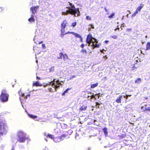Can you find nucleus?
<instances>
[{"instance_id": "obj_2", "label": "nucleus", "mask_w": 150, "mask_h": 150, "mask_svg": "<svg viewBox=\"0 0 150 150\" xmlns=\"http://www.w3.org/2000/svg\"><path fill=\"white\" fill-rule=\"evenodd\" d=\"M54 79L53 81H51L48 84L51 85L52 87L54 88L55 91H57V90L59 88V85H61L62 84L58 80L56 81Z\"/></svg>"}, {"instance_id": "obj_41", "label": "nucleus", "mask_w": 150, "mask_h": 150, "mask_svg": "<svg viewBox=\"0 0 150 150\" xmlns=\"http://www.w3.org/2000/svg\"><path fill=\"white\" fill-rule=\"evenodd\" d=\"M131 96V95H127L126 96H123V97H125V98L126 99H127L128 96L130 97Z\"/></svg>"}, {"instance_id": "obj_58", "label": "nucleus", "mask_w": 150, "mask_h": 150, "mask_svg": "<svg viewBox=\"0 0 150 150\" xmlns=\"http://www.w3.org/2000/svg\"><path fill=\"white\" fill-rule=\"evenodd\" d=\"M44 134L45 136H47V135L46 133L45 132L44 133Z\"/></svg>"}, {"instance_id": "obj_31", "label": "nucleus", "mask_w": 150, "mask_h": 150, "mask_svg": "<svg viewBox=\"0 0 150 150\" xmlns=\"http://www.w3.org/2000/svg\"><path fill=\"white\" fill-rule=\"evenodd\" d=\"M114 16H115V13H112L110 15L108 16V18H112Z\"/></svg>"}, {"instance_id": "obj_54", "label": "nucleus", "mask_w": 150, "mask_h": 150, "mask_svg": "<svg viewBox=\"0 0 150 150\" xmlns=\"http://www.w3.org/2000/svg\"><path fill=\"white\" fill-rule=\"evenodd\" d=\"M100 50V52H101L102 53H104V52H103V50Z\"/></svg>"}, {"instance_id": "obj_62", "label": "nucleus", "mask_w": 150, "mask_h": 150, "mask_svg": "<svg viewBox=\"0 0 150 150\" xmlns=\"http://www.w3.org/2000/svg\"><path fill=\"white\" fill-rule=\"evenodd\" d=\"M42 42H40L39 43V44H40V43H42Z\"/></svg>"}, {"instance_id": "obj_55", "label": "nucleus", "mask_w": 150, "mask_h": 150, "mask_svg": "<svg viewBox=\"0 0 150 150\" xmlns=\"http://www.w3.org/2000/svg\"><path fill=\"white\" fill-rule=\"evenodd\" d=\"M104 9L106 12L108 11V10L106 8H104Z\"/></svg>"}, {"instance_id": "obj_1", "label": "nucleus", "mask_w": 150, "mask_h": 150, "mask_svg": "<svg viewBox=\"0 0 150 150\" xmlns=\"http://www.w3.org/2000/svg\"><path fill=\"white\" fill-rule=\"evenodd\" d=\"M68 6L66 7L68 9L65 12H63L62 14L64 15H67L69 14L74 15L75 17H78L80 16V12L79 8H75L74 5L71 3L69 2Z\"/></svg>"}, {"instance_id": "obj_9", "label": "nucleus", "mask_w": 150, "mask_h": 150, "mask_svg": "<svg viewBox=\"0 0 150 150\" xmlns=\"http://www.w3.org/2000/svg\"><path fill=\"white\" fill-rule=\"evenodd\" d=\"M101 45L100 43L98 44H95L94 43L92 44L91 45V47H92L93 49H94L96 47L98 48Z\"/></svg>"}, {"instance_id": "obj_36", "label": "nucleus", "mask_w": 150, "mask_h": 150, "mask_svg": "<svg viewBox=\"0 0 150 150\" xmlns=\"http://www.w3.org/2000/svg\"><path fill=\"white\" fill-rule=\"evenodd\" d=\"M86 19L88 20H91V18L88 16H86Z\"/></svg>"}, {"instance_id": "obj_13", "label": "nucleus", "mask_w": 150, "mask_h": 150, "mask_svg": "<svg viewBox=\"0 0 150 150\" xmlns=\"http://www.w3.org/2000/svg\"><path fill=\"white\" fill-rule=\"evenodd\" d=\"M93 38L92 36V35L91 34H89L87 36L86 40V43H88L89 41H88V40L91 39Z\"/></svg>"}, {"instance_id": "obj_46", "label": "nucleus", "mask_w": 150, "mask_h": 150, "mask_svg": "<svg viewBox=\"0 0 150 150\" xmlns=\"http://www.w3.org/2000/svg\"><path fill=\"white\" fill-rule=\"evenodd\" d=\"M84 46V44H82L81 45L80 47L82 48H83Z\"/></svg>"}, {"instance_id": "obj_18", "label": "nucleus", "mask_w": 150, "mask_h": 150, "mask_svg": "<svg viewBox=\"0 0 150 150\" xmlns=\"http://www.w3.org/2000/svg\"><path fill=\"white\" fill-rule=\"evenodd\" d=\"M103 132L104 133V134L105 136H107L108 135V132H107V129L105 127L103 129Z\"/></svg>"}, {"instance_id": "obj_7", "label": "nucleus", "mask_w": 150, "mask_h": 150, "mask_svg": "<svg viewBox=\"0 0 150 150\" xmlns=\"http://www.w3.org/2000/svg\"><path fill=\"white\" fill-rule=\"evenodd\" d=\"M125 97H123V96H120L119 98H117L116 100V102L118 103H120L121 102V100H122L125 99Z\"/></svg>"}, {"instance_id": "obj_43", "label": "nucleus", "mask_w": 150, "mask_h": 150, "mask_svg": "<svg viewBox=\"0 0 150 150\" xmlns=\"http://www.w3.org/2000/svg\"><path fill=\"white\" fill-rule=\"evenodd\" d=\"M65 35V33H62V32H61V33L60 34V35L61 36V37H63V36L64 35Z\"/></svg>"}, {"instance_id": "obj_44", "label": "nucleus", "mask_w": 150, "mask_h": 150, "mask_svg": "<svg viewBox=\"0 0 150 150\" xmlns=\"http://www.w3.org/2000/svg\"><path fill=\"white\" fill-rule=\"evenodd\" d=\"M146 107V105H145V106H142L141 107L142 109L143 110V111H144V110L145 109V107Z\"/></svg>"}, {"instance_id": "obj_14", "label": "nucleus", "mask_w": 150, "mask_h": 150, "mask_svg": "<svg viewBox=\"0 0 150 150\" xmlns=\"http://www.w3.org/2000/svg\"><path fill=\"white\" fill-rule=\"evenodd\" d=\"M33 86H42V85L38 81H36V82L34 83L33 84Z\"/></svg>"}, {"instance_id": "obj_29", "label": "nucleus", "mask_w": 150, "mask_h": 150, "mask_svg": "<svg viewBox=\"0 0 150 150\" xmlns=\"http://www.w3.org/2000/svg\"><path fill=\"white\" fill-rule=\"evenodd\" d=\"M70 90V89L69 88H67V89L66 90H65L64 92L62 94V96H64V95H65V93H67L68 92V91Z\"/></svg>"}, {"instance_id": "obj_6", "label": "nucleus", "mask_w": 150, "mask_h": 150, "mask_svg": "<svg viewBox=\"0 0 150 150\" xmlns=\"http://www.w3.org/2000/svg\"><path fill=\"white\" fill-rule=\"evenodd\" d=\"M39 6H36L35 7H32L30 8V10L32 11L33 14H35V13L36 12V10L38 8Z\"/></svg>"}, {"instance_id": "obj_42", "label": "nucleus", "mask_w": 150, "mask_h": 150, "mask_svg": "<svg viewBox=\"0 0 150 150\" xmlns=\"http://www.w3.org/2000/svg\"><path fill=\"white\" fill-rule=\"evenodd\" d=\"M93 40H94V43H96V44H97L98 43V42L97 39L96 38H93Z\"/></svg>"}, {"instance_id": "obj_23", "label": "nucleus", "mask_w": 150, "mask_h": 150, "mask_svg": "<svg viewBox=\"0 0 150 150\" xmlns=\"http://www.w3.org/2000/svg\"><path fill=\"white\" fill-rule=\"evenodd\" d=\"M63 57L64 61L66 60L68 58L67 55L66 54H63Z\"/></svg>"}, {"instance_id": "obj_22", "label": "nucleus", "mask_w": 150, "mask_h": 150, "mask_svg": "<svg viewBox=\"0 0 150 150\" xmlns=\"http://www.w3.org/2000/svg\"><path fill=\"white\" fill-rule=\"evenodd\" d=\"M141 79L140 78H139L137 79L135 81V83H136L138 84L139 83H140L141 82Z\"/></svg>"}, {"instance_id": "obj_35", "label": "nucleus", "mask_w": 150, "mask_h": 150, "mask_svg": "<svg viewBox=\"0 0 150 150\" xmlns=\"http://www.w3.org/2000/svg\"><path fill=\"white\" fill-rule=\"evenodd\" d=\"M90 26H91V28H88L89 29V30H90L91 28H93V29H94V26L93 25H92V24H91V25H89Z\"/></svg>"}, {"instance_id": "obj_27", "label": "nucleus", "mask_w": 150, "mask_h": 150, "mask_svg": "<svg viewBox=\"0 0 150 150\" xmlns=\"http://www.w3.org/2000/svg\"><path fill=\"white\" fill-rule=\"evenodd\" d=\"M87 107L83 106L80 108V110L81 111L85 110H86Z\"/></svg>"}, {"instance_id": "obj_12", "label": "nucleus", "mask_w": 150, "mask_h": 150, "mask_svg": "<svg viewBox=\"0 0 150 150\" xmlns=\"http://www.w3.org/2000/svg\"><path fill=\"white\" fill-rule=\"evenodd\" d=\"M67 23V21L66 20L63 21L61 24V27L65 28Z\"/></svg>"}, {"instance_id": "obj_37", "label": "nucleus", "mask_w": 150, "mask_h": 150, "mask_svg": "<svg viewBox=\"0 0 150 150\" xmlns=\"http://www.w3.org/2000/svg\"><path fill=\"white\" fill-rule=\"evenodd\" d=\"M48 91L50 92H53V89L51 88H48Z\"/></svg>"}, {"instance_id": "obj_61", "label": "nucleus", "mask_w": 150, "mask_h": 150, "mask_svg": "<svg viewBox=\"0 0 150 150\" xmlns=\"http://www.w3.org/2000/svg\"><path fill=\"white\" fill-rule=\"evenodd\" d=\"M36 62L37 63H38V61L37 60H36Z\"/></svg>"}, {"instance_id": "obj_50", "label": "nucleus", "mask_w": 150, "mask_h": 150, "mask_svg": "<svg viewBox=\"0 0 150 150\" xmlns=\"http://www.w3.org/2000/svg\"><path fill=\"white\" fill-rule=\"evenodd\" d=\"M127 30L128 31H130L131 30V29H129V28H127Z\"/></svg>"}, {"instance_id": "obj_19", "label": "nucleus", "mask_w": 150, "mask_h": 150, "mask_svg": "<svg viewBox=\"0 0 150 150\" xmlns=\"http://www.w3.org/2000/svg\"><path fill=\"white\" fill-rule=\"evenodd\" d=\"M63 54L62 53H60L59 55V56H58L57 57V58L59 59H62V57L63 56Z\"/></svg>"}, {"instance_id": "obj_48", "label": "nucleus", "mask_w": 150, "mask_h": 150, "mask_svg": "<svg viewBox=\"0 0 150 150\" xmlns=\"http://www.w3.org/2000/svg\"><path fill=\"white\" fill-rule=\"evenodd\" d=\"M72 32H67V33H65V35H66V34H69V33H71H71H72Z\"/></svg>"}, {"instance_id": "obj_3", "label": "nucleus", "mask_w": 150, "mask_h": 150, "mask_svg": "<svg viewBox=\"0 0 150 150\" xmlns=\"http://www.w3.org/2000/svg\"><path fill=\"white\" fill-rule=\"evenodd\" d=\"M7 126L4 125L2 122L1 120H0V136L4 134H5L7 130Z\"/></svg>"}, {"instance_id": "obj_10", "label": "nucleus", "mask_w": 150, "mask_h": 150, "mask_svg": "<svg viewBox=\"0 0 150 150\" xmlns=\"http://www.w3.org/2000/svg\"><path fill=\"white\" fill-rule=\"evenodd\" d=\"M47 136L49 137V138L53 139L54 141V142H57L56 141L57 138H54V136L53 135H51V134H48L47 135Z\"/></svg>"}, {"instance_id": "obj_40", "label": "nucleus", "mask_w": 150, "mask_h": 150, "mask_svg": "<svg viewBox=\"0 0 150 150\" xmlns=\"http://www.w3.org/2000/svg\"><path fill=\"white\" fill-rule=\"evenodd\" d=\"M94 97L95 99H96L97 98L98 99L99 98V96H98V95H97V94L95 95V97Z\"/></svg>"}, {"instance_id": "obj_15", "label": "nucleus", "mask_w": 150, "mask_h": 150, "mask_svg": "<svg viewBox=\"0 0 150 150\" xmlns=\"http://www.w3.org/2000/svg\"><path fill=\"white\" fill-rule=\"evenodd\" d=\"M28 21L31 23L32 22H34L35 21V20L33 17V15H31V17L28 19Z\"/></svg>"}, {"instance_id": "obj_32", "label": "nucleus", "mask_w": 150, "mask_h": 150, "mask_svg": "<svg viewBox=\"0 0 150 150\" xmlns=\"http://www.w3.org/2000/svg\"><path fill=\"white\" fill-rule=\"evenodd\" d=\"M111 37L113 39H116L117 37V36L116 35H112L111 36Z\"/></svg>"}, {"instance_id": "obj_33", "label": "nucleus", "mask_w": 150, "mask_h": 150, "mask_svg": "<svg viewBox=\"0 0 150 150\" xmlns=\"http://www.w3.org/2000/svg\"><path fill=\"white\" fill-rule=\"evenodd\" d=\"M61 28V32L62 33H64L65 32V28L62 27Z\"/></svg>"}, {"instance_id": "obj_52", "label": "nucleus", "mask_w": 150, "mask_h": 150, "mask_svg": "<svg viewBox=\"0 0 150 150\" xmlns=\"http://www.w3.org/2000/svg\"><path fill=\"white\" fill-rule=\"evenodd\" d=\"M80 38L81 39L80 41L81 42H82L83 39H82V37H81V38Z\"/></svg>"}, {"instance_id": "obj_56", "label": "nucleus", "mask_w": 150, "mask_h": 150, "mask_svg": "<svg viewBox=\"0 0 150 150\" xmlns=\"http://www.w3.org/2000/svg\"><path fill=\"white\" fill-rule=\"evenodd\" d=\"M108 42L109 41L108 40H106V41H105V43H108Z\"/></svg>"}, {"instance_id": "obj_30", "label": "nucleus", "mask_w": 150, "mask_h": 150, "mask_svg": "<svg viewBox=\"0 0 150 150\" xmlns=\"http://www.w3.org/2000/svg\"><path fill=\"white\" fill-rule=\"evenodd\" d=\"M138 13V12L137 11H136L135 12V13H134L132 15V18H133L134 17L136 14H137Z\"/></svg>"}, {"instance_id": "obj_45", "label": "nucleus", "mask_w": 150, "mask_h": 150, "mask_svg": "<svg viewBox=\"0 0 150 150\" xmlns=\"http://www.w3.org/2000/svg\"><path fill=\"white\" fill-rule=\"evenodd\" d=\"M42 47L44 49H45L46 48L45 44H42Z\"/></svg>"}, {"instance_id": "obj_21", "label": "nucleus", "mask_w": 150, "mask_h": 150, "mask_svg": "<svg viewBox=\"0 0 150 150\" xmlns=\"http://www.w3.org/2000/svg\"><path fill=\"white\" fill-rule=\"evenodd\" d=\"M91 96H88V98H89L90 97V99H92L93 98H94V97H95V95H94V94L93 93H91Z\"/></svg>"}, {"instance_id": "obj_24", "label": "nucleus", "mask_w": 150, "mask_h": 150, "mask_svg": "<svg viewBox=\"0 0 150 150\" xmlns=\"http://www.w3.org/2000/svg\"><path fill=\"white\" fill-rule=\"evenodd\" d=\"M146 110L150 111V107H147L146 105L145 109L144 110V111H145Z\"/></svg>"}, {"instance_id": "obj_26", "label": "nucleus", "mask_w": 150, "mask_h": 150, "mask_svg": "<svg viewBox=\"0 0 150 150\" xmlns=\"http://www.w3.org/2000/svg\"><path fill=\"white\" fill-rule=\"evenodd\" d=\"M66 135L64 134H63L60 137H59V139H60V141L62 140L63 139H62V138H64L66 137Z\"/></svg>"}, {"instance_id": "obj_8", "label": "nucleus", "mask_w": 150, "mask_h": 150, "mask_svg": "<svg viewBox=\"0 0 150 150\" xmlns=\"http://www.w3.org/2000/svg\"><path fill=\"white\" fill-rule=\"evenodd\" d=\"M144 4H141L140 5V6L137 7L136 11H137L138 12V11H140L144 7Z\"/></svg>"}, {"instance_id": "obj_51", "label": "nucleus", "mask_w": 150, "mask_h": 150, "mask_svg": "<svg viewBox=\"0 0 150 150\" xmlns=\"http://www.w3.org/2000/svg\"><path fill=\"white\" fill-rule=\"evenodd\" d=\"M4 145H1V148H2V149L4 148Z\"/></svg>"}, {"instance_id": "obj_20", "label": "nucleus", "mask_w": 150, "mask_h": 150, "mask_svg": "<svg viewBox=\"0 0 150 150\" xmlns=\"http://www.w3.org/2000/svg\"><path fill=\"white\" fill-rule=\"evenodd\" d=\"M28 115L30 117L32 118H33V119H35L37 118V116L34 115L32 114H28Z\"/></svg>"}, {"instance_id": "obj_16", "label": "nucleus", "mask_w": 150, "mask_h": 150, "mask_svg": "<svg viewBox=\"0 0 150 150\" xmlns=\"http://www.w3.org/2000/svg\"><path fill=\"white\" fill-rule=\"evenodd\" d=\"M71 33V34H72L73 35H74L76 37H77L79 38H81V36L80 35H79L74 32H72Z\"/></svg>"}, {"instance_id": "obj_57", "label": "nucleus", "mask_w": 150, "mask_h": 150, "mask_svg": "<svg viewBox=\"0 0 150 150\" xmlns=\"http://www.w3.org/2000/svg\"><path fill=\"white\" fill-rule=\"evenodd\" d=\"M118 29V30H119L120 29L119 28H116L115 29V30L116 31Z\"/></svg>"}, {"instance_id": "obj_47", "label": "nucleus", "mask_w": 150, "mask_h": 150, "mask_svg": "<svg viewBox=\"0 0 150 150\" xmlns=\"http://www.w3.org/2000/svg\"><path fill=\"white\" fill-rule=\"evenodd\" d=\"M50 82H49L48 83H46V84L45 85H44V87H46V86H48V85H49L48 84Z\"/></svg>"}, {"instance_id": "obj_53", "label": "nucleus", "mask_w": 150, "mask_h": 150, "mask_svg": "<svg viewBox=\"0 0 150 150\" xmlns=\"http://www.w3.org/2000/svg\"><path fill=\"white\" fill-rule=\"evenodd\" d=\"M72 77L70 79H71V78H75V76H72Z\"/></svg>"}, {"instance_id": "obj_4", "label": "nucleus", "mask_w": 150, "mask_h": 150, "mask_svg": "<svg viewBox=\"0 0 150 150\" xmlns=\"http://www.w3.org/2000/svg\"><path fill=\"white\" fill-rule=\"evenodd\" d=\"M18 137L19 139L18 141L19 142H24L26 139V135L22 131L19 132L18 134Z\"/></svg>"}, {"instance_id": "obj_17", "label": "nucleus", "mask_w": 150, "mask_h": 150, "mask_svg": "<svg viewBox=\"0 0 150 150\" xmlns=\"http://www.w3.org/2000/svg\"><path fill=\"white\" fill-rule=\"evenodd\" d=\"M150 50V42H148L146 44V50Z\"/></svg>"}, {"instance_id": "obj_39", "label": "nucleus", "mask_w": 150, "mask_h": 150, "mask_svg": "<svg viewBox=\"0 0 150 150\" xmlns=\"http://www.w3.org/2000/svg\"><path fill=\"white\" fill-rule=\"evenodd\" d=\"M96 107L97 108H99V105H100L99 103H98V102H96Z\"/></svg>"}, {"instance_id": "obj_49", "label": "nucleus", "mask_w": 150, "mask_h": 150, "mask_svg": "<svg viewBox=\"0 0 150 150\" xmlns=\"http://www.w3.org/2000/svg\"><path fill=\"white\" fill-rule=\"evenodd\" d=\"M30 96V95H28V96H25V99H27V96Z\"/></svg>"}, {"instance_id": "obj_28", "label": "nucleus", "mask_w": 150, "mask_h": 150, "mask_svg": "<svg viewBox=\"0 0 150 150\" xmlns=\"http://www.w3.org/2000/svg\"><path fill=\"white\" fill-rule=\"evenodd\" d=\"M81 52L83 53L86 54L87 52L86 50L84 49H82L81 51Z\"/></svg>"}, {"instance_id": "obj_34", "label": "nucleus", "mask_w": 150, "mask_h": 150, "mask_svg": "<svg viewBox=\"0 0 150 150\" xmlns=\"http://www.w3.org/2000/svg\"><path fill=\"white\" fill-rule=\"evenodd\" d=\"M76 24V22H74L72 23L71 26H73V27L75 26Z\"/></svg>"}, {"instance_id": "obj_60", "label": "nucleus", "mask_w": 150, "mask_h": 150, "mask_svg": "<svg viewBox=\"0 0 150 150\" xmlns=\"http://www.w3.org/2000/svg\"><path fill=\"white\" fill-rule=\"evenodd\" d=\"M100 93H98V94H97V95H98V96H99H99H100Z\"/></svg>"}, {"instance_id": "obj_63", "label": "nucleus", "mask_w": 150, "mask_h": 150, "mask_svg": "<svg viewBox=\"0 0 150 150\" xmlns=\"http://www.w3.org/2000/svg\"><path fill=\"white\" fill-rule=\"evenodd\" d=\"M128 15H129V14H127V17H128Z\"/></svg>"}, {"instance_id": "obj_25", "label": "nucleus", "mask_w": 150, "mask_h": 150, "mask_svg": "<svg viewBox=\"0 0 150 150\" xmlns=\"http://www.w3.org/2000/svg\"><path fill=\"white\" fill-rule=\"evenodd\" d=\"M98 85V83H96L95 84H93L91 85V88H93L96 87Z\"/></svg>"}, {"instance_id": "obj_38", "label": "nucleus", "mask_w": 150, "mask_h": 150, "mask_svg": "<svg viewBox=\"0 0 150 150\" xmlns=\"http://www.w3.org/2000/svg\"><path fill=\"white\" fill-rule=\"evenodd\" d=\"M54 70V67H52L50 69V72L53 71Z\"/></svg>"}, {"instance_id": "obj_64", "label": "nucleus", "mask_w": 150, "mask_h": 150, "mask_svg": "<svg viewBox=\"0 0 150 150\" xmlns=\"http://www.w3.org/2000/svg\"><path fill=\"white\" fill-rule=\"evenodd\" d=\"M35 40V37L33 39V40Z\"/></svg>"}, {"instance_id": "obj_59", "label": "nucleus", "mask_w": 150, "mask_h": 150, "mask_svg": "<svg viewBox=\"0 0 150 150\" xmlns=\"http://www.w3.org/2000/svg\"><path fill=\"white\" fill-rule=\"evenodd\" d=\"M104 57H105V58H106V59H107V58H108L107 57V56L106 55Z\"/></svg>"}, {"instance_id": "obj_5", "label": "nucleus", "mask_w": 150, "mask_h": 150, "mask_svg": "<svg viewBox=\"0 0 150 150\" xmlns=\"http://www.w3.org/2000/svg\"><path fill=\"white\" fill-rule=\"evenodd\" d=\"M5 91L2 90L1 91V93L0 97V99L2 102H6L8 100V95L6 94L4 92Z\"/></svg>"}, {"instance_id": "obj_11", "label": "nucleus", "mask_w": 150, "mask_h": 150, "mask_svg": "<svg viewBox=\"0 0 150 150\" xmlns=\"http://www.w3.org/2000/svg\"><path fill=\"white\" fill-rule=\"evenodd\" d=\"M94 38H93L89 40H88V43H87L88 44V46H91V45L92 44L94 43V40H93Z\"/></svg>"}]
</instances>
